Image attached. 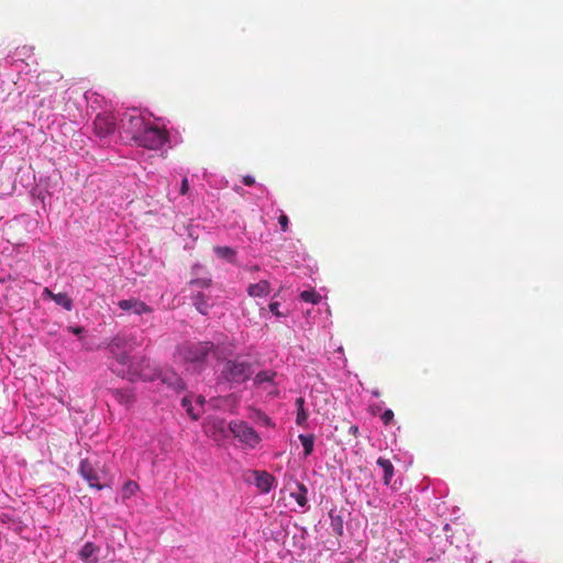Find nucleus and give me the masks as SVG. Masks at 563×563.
<instances>
[{
	"label": "nucleus",
	"instance_id": "1",
	"mask_svg": "<svg viewBox=\"0 0 563 563\" xmlns=\"http://www.w3.org/2000/svg\"><path fill=\"white\" fill-rule=\"evenodd\" d=\"M210 355L218 360L225 357L221 346L210 341H185L177 345L175 352L176 360L192 372L205 369Z\"/></svg>",
	"mask_w": 563,
	"mask_h": 563
},
{
	"label": "nucleus",
	"instance_id": "2",
	"mask_svg": "<svg viewBox=\"0 0 563 563\" xmlns=\"http://www.w3.org/2000/svg\"><path fill=\"white\" fill-rule=\"evenodd\" d=\"M158 376V368L145 356L133 357L128 367V378L130 382H153Z\"/></svg>",
	"mask_w": 563,
	"mask_h": 563
},
{
	"label": "nucleus",
	"instance_id": "3",
	"mask_svg": "<svg viewBox=\"0 0 563 563\" xmlns=\"http://www.w3.org/2000/svg\"><path fill=\"white\" fill-rule=\"evenodd\" d=\"M252 374V364L240 358L227 361L221 369V377L232 384H243Z\"/></svg>",
	"mask_w": 563,
	"mask_h": 563
},
{
	"label": "nucleus",
	"instance_id": "4",
	"mask_svg": "<svg viewBox=\"0 0 563 563\" xmlns=\"http://www.w3.org/2000/svg\"><path fill=\"white\" fill-rule=\"evenodd\" d=\"M167 140L168 132L165 129L147 123L135 143L148 150H158Z\"/></svg>",
	"mask_w": 563,
	"mask_h": 563
},
{
	"label": "nucleus",
	"instance_id": "5",
	"mask_svg": "<svg viewBox=\"0 0 563 563\" xmlns=\"http://www.w3.org/2000/svg\"><path fill=\"white\" fill-rule=\"evenodd\" d=\"M146 124L144 118L135 111L125 112L121 118L119 130L121 135H125V137L135 142Z\"/></svg>",
	"mask_w": 563,
	"mask_h": 563
},
{
	"label": "nucleus",
	"instance_id": "6",
	"mask_svg": "<svg viewBox=\"0 0 563 563\" xmlns=\"http://www.w3.org/2000/svg\"><path fill=\"white\" fill-rule=\"evenodd\" d=\"M229 430L243 445L254 449L260 442V434L245 421L235 420L229 423Z\"/></svg>",
	"mask_w": 563,
	"mask_h": 563
},
{
	"label": "nucleus",
	"instance_id": "7",
	"mask_svg": "<svg viewBox=\"0 0 563 563\" xmlns=\"http://www.w3.org/2000/svg\"><path fill=\"white\" fill-rule=\"evenodd\" d=\"M79 473L87 481L90 487L99 490L104 487V484L101 483L103 479V472L90 460L85 459L80 462Z\"/></svg>",
	"mask_w": 563,
	"mask_h": 563
},
{
	"label": "nucleus",
	"instance_id": "8",
	"mask_svg": "<svg viewBox=\"0 0 563 563\" xmlns=\"http://www.w3.org/2000/svg\"><path fill=\"white\" fill-rule=\"evenodd\" d=\"M128 341L123 336H115L109 343V353L110 355L122 366L130 365L132 358L129 356V352L126 351Z\"/></svg>",
	"mask_w": 563,
	"mask_h": 563
},
{
	"label": "nucleus",
	"instance_id": "9",
	"mask_svg": "<svg viewBox=\"0 0 563 563\" xmlns=\"http://www.w3.org/2000/svg\"><path fill=\"white\" fill-rule=\"evenodd\" d=\"M115 118L112 113L102 112L93 120V130L99 137H107L115 131Z\"/></svg>",
	"mask_w": 563,
	"mask_h": 563
},
{
	"label": "nucleus",
	"instance_id": "10",
	"mask_svg": "<svg viewBox=\"0 0 563 563\" xmlns=\"http://www.w3.org/2000/svg\"><path fill=\"white\" fill-rule=\"evenodd\" d=\"M118 306L124 311H132L139 316L153 312V309L150 306H147L144 301L135 298L122 299L118 302Z\"/></svg>",
	"mask_w": 563,
	"mask_h": 563
},
{
	"label": "nucleus",
	"instance_id": "11",
	"mask_svg": "<svg viewBox=\"0 0 563 563\" xmlns=\"http://www.w3.org/2000/svg\"><path fill=\"white\" fill-rule=\"evenodd\" d=\"M63 75L57 69H44L37 75V85L42 90H46L49 86L60 81Z\"/></svg>",
	"mask_w": 563,
	"mask_h": 563
},
{
	"label": "nucleus",
	"instance_id": "12",
	"mask_svg": "<svg viewBox=\"0 0 563 563\" xmlns=\"http://www.w3.org/2000/svg\"><path fill=\"white\" fill-rule=\"evenodd\" d=\"M158 378H161L163 384H165L167 387L172 388L175 391H181L185 389V383L183 378L173 371L159 373Z\"/></svg>",
	"mask_w": 563,
	"mask_h": 563
},
{
	"label": "nucleus",
	"instance_id": "13",
	"mask_svg": "<svg viewBox=\"0 0 563 563\" xmlns=\"http://www.w3.org/2000/svg\"><path fill=\"white\" fill-rule=\"evenodd\" d=\"M254 476H255V485L262 493L266 494L272 489L273 484L275 482V478L273 475H271L269 473H267L265 471H255Z\"/></svg>",
	"mask_w": 563,
	"mask_h": 563
},
{
	"label": "nucleus",
	"instance_id": "14",
	"mask_svg": "<svg viewBox=\"0 0 563 563\" xmlns=\"http://www.w3.org/2000/svg\"><path fill=\"white\" fill-rule=\"evenodd\" d=\"M99 548L95 545L92 542H87L80 550L79 556L85 563H97L98 560L96 558Z\"/></svg>",
	"mask_w": 563,
	"mask_h": 563
},
{
	"label": "nucleus",
	"instance_id": "15",
	"mask_svg": "<svg viewBox=\"0 0 563 563\" xmlns=\"http://www.w3.org/2000/svg\"><path fill=\"white\" fill-rule=\"evenodd\" d=\"M111 394L121 405L126 407H130L135 400L132 389H113Z\"/></svg>",
	"mask_w": 563,
	"mask_h": 563
},
{
	"label": "nucleus",
	"instance_id": "16",
	"mask_svg": "<svg viewBox=\"0 0 563 563\" xmlns=\"http://www.w3.org/2000/svg\"><path fill=\"white\" fill-rule=\"evenodd\" d=\"M269 291V284L266 280H261L256 284H251L247 292L251 297H263Z\"/></svg>",
	"mask_w": 563,
	"mask_h": 563
},
{
	"label": "nucleus",
	"instance_id": "17",
	"mask_svg": "<svg viewBox=\"0 0 563 563\" xmlns=\"http://www.w3.org/2000/svg\"><path fill=\"white\" fill-rule=\"evenodd\" d=\"M377 465L382 467L384 472V484L389 485L390 481L394 476V465L393 463L385 457H378Z\"/></svg>",
	"mask_w": 563,
	"mask_h": 563
},
{
	"label": "nucleus",
	"instance_id": "18",
	"mask_svg": "<svg viewBox=\"0 0 563 563\" xmlns=\"http://www.w3.org/2000/svg\"><path fill=\"white\" fill-rule=\"evenodd\" d=\"M295 405H296V408H297L296 423L298 426L303 427V426H306V422H307V419H308V412L305 409V398L303 397H298L295 400Z\"/></svg>",
	"mask_w": 563,
	"mask_h": 563
},
{
	"label": "nucleus",
	"instance_id": "19",
	"mask_svg": "<svg viewBox=\"0 0 563 563\" xmlns=\"http://www.w3.org/2000/svg\"><path fill=\"white\" fill-rule=\"evenodd\" d=\"M192 303L200 313H202V314L208 313V310L210 307L209 297H207L205 294L198 292L197 295H195L192 297Z\"/></svg>",
	"mask_w": 563,
	"mask_h": 563
},
{
	"label": "nucleus",
	"instance_id": "20",
	"mask_svg": "<svg viewBox=\"0 0 563 563\" xmlns=\"http://www.w3.org/2000/svg\"><path fill=\"white\" fill-rule=\"evenodd\" d=\"M213 252L219 258L227 260L230 263H233L236 257V252L230 246H214Z\"/></svg>",
	"mask_w": 563,
	"mask_h": 563
},
{
	"label": "nucleus",
	"instance_id": "21",
	"mask_svg": "<svg viewBox=\"0 0 563 563\" xmlns=\"http://www.w3.org/2000/svg\"><path fill=\"white\" fill-rule=\"evenodd\" d=\"M276 375H277L276 372L271 371V369L261 371L260 373H257L255 375L254 384L258 385V386H261V385H263L265 383L274 385V380H275Z\"/></svg>",
	"mask_w": 563,
	"mask_h": 563
},
{
	"label": "nucleus",
	"instance_id": "22",
	"mask_svg": "<svg viewBox=\"0 0 563 563\" xmlns=\"http://www.w3.org/2000/svg\"><path fill=\"white\" fill-rule=\"evenodd\" d=\"M307 494V487L302 483H297V492L291 493V497L295 498V500L300 507H305L308 501Z\"/></svg>",
	"mask_w": 563,
	"mask_h": 563
},
{
	"label": "nucleus",
	"instance_id": "23",
	"mask_svg": "<svg viewBox=\"0 0 563 563\" xmlns=\"http://www.w3.org/2000/svg\"><path fill=\"white\" fill-rule=\"evenodd\" d=\"M298 439L302 444L305 456H309L313 452L314 435L313 434H299Z\"/></svg>",
	"mask_w": 563,
	"mask_h": 563
},
{
	"label": "nucleus",
	"instance_id": "24",
	"mask_svg": "<svg viewBox=\"0 0 563 563\" xmlns=\"http://www.w3.org/2000/svg\"><path fill=\"white\" fill-rule=\"evenodd\" d=\"M53 300L67 311H70L73 309V300L66 292H58L56 296L53 297Z\"/></svg>",
	"mask_w": 563,
	"mask_h": 563
},
{
	"label": "nucleus",
	"instance_id": "25",
	"mask_svg": "<svg viewBox=\"0 0 563 563\" xmlns=\"http://www.w3.org/2000/svg\"><path fill=\"white\" fill-rule=\"evenodd\" d=\"M300 298L305 301V302H310V303H313V305H317L320 302L321 300V296L316 291V290H303L301 294H300Z\"/></svg>",
	"mask_w": 563,
	"mask_h": 563
},
{
	"label": "nucleus",
	"instance_id": "26",
	"mask_svg": "<svg viewBox=\"0 0 563 563\" xmlns=\"http://www.w3.org/2000/svg\"><path fill=\"white\" fill-rule=\"evenodd\" d=\"M137 488L139 485L135 482L130 481L125 483L122 489L123 498H130L136 492Z\"/></svg>",
	"mask_w": 563,
	"mask_h": 563
},
{
	"label": "nucleus",
	"instance_id": "27",
	"mask_svg": "<svg viewBox=\"0 0 563 563\" xmlns=\"http://www.w3.org/2000/svg\"><path fill=\"white\" fill-rule=\"evenodd\" d=\"M181 406L194 420H197L199 418V415L194 412L191 401L187 397H184L181 399Z\"/></svg>",
	"mask_w": 563,
	"mask_h": 563
},
{
	"label": "nucleus",
	"instance_id": "28",
	"mask_svg": "<svg viewBox=\"0 0 563 563\" xmlns=\"http://www.w3.org/2000/svg\"><path fill=\"white\" fill-rule=\"evenodd\" d=\"M332 528L338 536L343 534V520L341 517L332 518Z\"/></svg>",
	"mask_w": 563,
	"mask_h": 563
},
{
	"label": "nucleus",
	"instance_id": "29",
	"mask_svg": "<svg viewBox=\"0 0 563 563\" xmlns=\"http://www.w3.org/2000/svg\"><path fill=\"white\" fill-rule=\"evenodd\" d=\"M190 284L196 287L208 288L211 285V279H209V278L192 279L190 282Z\"/></svg>",
	"mask_w": 563,
	"mask_h": 563
},
{
	"label": "nucleus",
	"instance_id": "30",
	"mask_svg": "<svg viewBox=\"0 0 563 563\" xmlns=\"http://www.w3.org/2000/svg\"><path fill=\"white\" fill-rule=\"evenodd\" d=\"M380 419L385 426L390 424L394 420V411L391 409H386L382 413Z\"/></svg>",
	"mask_w": 563,
	"mask_h": 563
},
{
	"label": "nucleus",
	"instance_id": "31",
	"mask_svg": "<svg viewBox=\"0 0 563 563\" xmlns=\"http://www.w3.org/2000/svg\"><path fill=\"white\" fill-rule=\"evenodd\" d=\"M278 223L283 232L288 231L289 219L285 213H282L278 218Z\"/></svg>",
	"mask_w": 563,
	"mask_h": 563
},
{
	"label": "nucleus",
	"instance_id": "32",
	"mask_svg": "<svg viewBox=\"0 0 563 563\" xmlns=\"http://www.w3.org/2000/svg\"><path fill=\"white\" fill-rule=\"evenodd\" d=\"M242 181L245 186H253L255 184V178L250 175H246L243 176Z\"/></svg>",
	"mask_w": 563,
	"mask_h": 563
},
{
	"label": "nucleus",
	"instance_id": "33",
	"mask_svg": "<svg viewBox=\"0 0 563 563\" xmlns=\"http://www.w3.org/2000/svg\"><path fill=\"white\" fill-rule=\"evenodd\" d=\"M279 303L277 301L269 303V310L277 317L280 316V312L278 310Z\"/></svg>",
	"mask_w": 563,
	"mask_h": 563
},
{
	"label": "nucleus",
	"instance_id": "34",
	"mask_svg": "<svg viewBox=\"0 0 563 563\" xmlns=\"http://www.w3.org/2000/svg\"><path fill=\"white\" fill-rule=\"evenodd\" d=\"M69 331L71 333H74L75 335H80L81 333H84V328L82 327H69Z\"/></svg>",
	"mask_w": 563,
	"mask_h": 563
},
{
	"label": "nucleus",
	"instance_id": "35",
	"mask_svg": "<svg viewBox=\"0 0 563 563\" xmlns=\"http://www.w3.org/2000/svg\"><path fill=\"white\" fill-rule=\"evenodd\" d=\"M187 191H188V180H187V178H184L181 181L180 194L186 195Z\"/></svg>",
	"mask_w": 563,
	"mask_h": 563
},
{
	"label": "nucleus",
	"instance_id": "36",
	"mask_svg": "<svg viewBox=\"0 0 563 563\" xmlns=\"http://www.w3.org/2000/svg\"><path fill=\"white\" fill-rule=\"evenodd\" d=\"M349 433L356 438L358 435V427L354 424L350 426Z\"/></svg>",
	"mask_w": 563,
	"mask_h": 563
},
{
	"label": "nucleus",
	"instance_id": "37",
	"mask_svg": "<svg viewBox=\"0 0 563 563\" xmlns=\"http://www.w3.org/2000/svg\"><path fill=\"white\" fill-rule=\"evenodd\" d=\"M44 295L47 296L48 298H51L53 300V297L56 296L57 294H54L52 290H49L48 288H45L44 289Z\"/></svg>",
	"mask_w": 563,
	"mask_h": 563
},
{
	"label": "nucleus",
	"instance_id": "38",
	"mask_svg": "<svg viewBox=\"0 0 563 563\" xmlns=\"http://www.w3.org/2000/svg\"><path fill=\"white\" fill-rule=\"evenodd\" d=\"M22 51H23V55H26V51H27V52H31L32 49H31V48H27L26 46H23V47H22Z\"/></svg>",
	"mask_w": 563,
	"mask_h": 563
},
{
	"label": "nucleus",
	"instance_id": "39",
	"mask_svg": "<svg viewBox=\"0 0 563 563\" xmlns=\"http://www.w3.org/2000/svg\"><path fill=\"white\" fill-rule=\"evenodd\" d=\"M234 190H235V192L240 194L242 189L240 187H235Z\"/></svg>",
	"mask_w": 563,
	"mask_h": 563
}]
</instances>
